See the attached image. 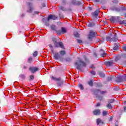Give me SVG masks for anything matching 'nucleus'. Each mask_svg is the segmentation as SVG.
Segmentation results:
<instances>
[{
    "mask_svg": "<svg viewBox=\"0 0 126 126\" xmlns=\"http://www.w3.org/2000/svg\"><path fill=\"white\" fill-rule=\"evenodd\" d=\"M95 1H96V2H99V1H100V0H95Z\"/></svg>",
    "mask_w": 126,
    "mask_h": 126,
    "instance_id": "51",
    "label": "nucleus"
},
{
    "mask_svg": "<svg viewBox=\"0 0 126 126\" xmlns=\"http://www.w3.org/2000/svg\"><path fill=\"white\" fill-rule=\"evenodd\" d=\"M88 84H89L90 86H93V80H91L88 82Z\"/></svg>",
    "mask_w": 126,
    "mask_h": 126,
    "instance_id": "26",
    "label": "nucleus"
},
{
    "mask_svg": "<svg viewBox=\"0 0 126 126\" xmlns=\"http://www.w3.org/2000/svg\"><path fill=\"white\" fill-rule=\"evenodd\" d=\"M100 86H102V85H100Z\"/></svg>",
    "mask_w": 126,
    "mask_h": 126,
    "instance_id": "61",
    "label": "nucleus"
},
{
    "mask_svg": "<svg viewBox=\"0 0 126 126\" xmlns=\"http://www.w3.org/2000/svg\"><path fill=\"white\" fill-rule=\"evenodd\" d=\"M49 26V24H47V26Z\"/></svg>",
    "mask_w": 126,
    "mask_h": 126,
    "instance_id": "59",
    "label": "nucleus"
},
{
    "mask_svg": "<svg viewBox=\"0 0 126 126\" xmlns=\"http://www.w3.org/2000/svg\"><path fill=\"white\" fill-rule=\"evenodd\" d=\"M100 56L101 57H105V56H106V53H105V52H104V51H103V50L101 49L100 51Z\"/></svg>",
    "mask_w": 126,
    "mask_h": 126,
    "instance_id": "17",
    "label": "nucleus"
},
{
    "mask_svg": "<svg viewBox=\"0 0 126 126\" xmlns=\"http://www.w3.org/2000/svg\"><path fill=\"white\" fill-rule=\"evenodd\" d=\"M93 114L95 116H99V115L101 114V110H100V109H96L93 111Z\"/></svg>",
    "mask_w": 126,
    "mask_h": 126,
    "instance_id": "10",
    "label": "nucleus"
},
{
    "mask_svg": "<svg viewBox=\"0 0 126 126\" xmlns=\"http://www.w3.org/2000/svg\"><path fill=\"white\" fill-rule=\"evenodd\" d=\"M96 36H97V32L95 31H90L88 35V39L91 41L92 38H94V37H96Z\"/></svg>",
    "mask_w": 126,
    "mask_h": 126,
    "instance_id": "3",
    "label": "nucleus"
},
{
    "mask_svg": "<svg viewBox=\"0 0 126 126\" xmlns=\"http://www.w3.org/2000/svg\"><path fill=\"white\" fill-rule=\"evenodd\" d=\"M109 80H112V78H109Z\"/></svg>",
    "mask_w": 126,
    "mask_h": 126,
    "instance_id": "55",
    "label": "nucleus"
},
{
    "mask_svg": "<svg viewBox=\"0 0 126 126\" xmlns=\"http://www.w3.org/2000/svg\"><path fill=\"white\" fill-rule=\"evenodd\" d=\"M37 55H38V52L35 51L33 54V57H37Z\"/></svg>",
    "mask_w": 126,
    "mask_h": 126,
    "instance_id": "34",
    "label": "nucleus"
},
{
    "mask_svg": "<svg viewBox=\"0 0 126 126\" xmlns=\"http://www.w3.org/2000/svg\"><path fill=\"white\" fill-rule=\"evenodd\" d=\"M51 80L54 81H61V77L57 78L54 76H51Z\"/></svg>",
    "mask_w": 126,
    "mask_h": 126,
    "instance_id": "13",
    "label": "nucleus"
},
{
    "mask_svg": "<svg viewBox=\"0 0 126 126\" xmlns=\"http://www.w3.org/2000/svg\"><path fill=\"white\" fill-rule=\"evenodd\" d=\"M74 35L75 36V37H79V34H78V32H75L74 33Z\"/></svg>",
    "mask_w": 126,
    "mask_h": 126,
    "instance_id": "32",
    "label": "nucleus"
},
{
    "mask_svg": "<svg viewBox=\"0 0 126 126\" xmlns=\"http://www.w3.org/2000/svg\"><path fill=\"white\" fill-rule=\"evenodd\" d=\"M58 81L57 82V85L58 86H62L63 84V81L62 80V79H61L60 81Z\"/></svg>",
    "mask_w": 126,
    "mask_h": 126,
    "instance_id": "16",
    "label": "nucleus"
},
{
    "mask_svg": "<svg viewBox=\"0 0 126 126\" xmlns=\"http://www.w3.org/2000/svg\"><path fill=\"white\" fill-rule=\"evenodd\" d=\"M79 87L81 90H83L84 89V88H83V86L82 84L79 85Z\"/></svg>",
    "mask_w": 126,
    "mask_h": 126,
    "instance_id": "33",
    "label": "nucleus"
},
{
    "mask_svg": "<svg viewBox=\"0 0 126 126\" xmlns=\"http://www.w3.org/2000/svg\"><path fill=\"white\" fill-rule=\"evenodd\" d=\"M30 80H31V81L34 80V75H31L30 76Z\"/></svg>",
    "mask_w": 126,
    "mask_h": 126,
    "instance_id": "29",
    "label": "nucleus"
},
{
    "mask_svg": "<svg viewBox=\"0 0 126 126\" xmlns=\"http://www.w3.org/2000/svg\"><path fill=\"white\" fill-rule=\"evenodd\" d=\"M99 75L101 76V77H105V74L102 72H100Z\"/></svg>",
    "mask_w": 126,
    "mask_h": 126,
    "instance_id": "35",
    "label": "nucleus"
},
{
    "mask_svg": "<svg viewBox=\"0 0 126 126\" xmlns=\"http://www.w3.org/2000/svg\"><path fill=\"white\" fill-rule=\"evenodd\" d=\"M124 112H126V107H124Z\"/></svg>",
    "mask_w": 126,
    "mask_h": 126,
    "instance_id": "52",
    "label": "nucleus"
},
{
    "mask_svg": "<svg viewBox=\"0 0 126 126\" xmlns=\"http://www.w3.org/2000/svg\"><path fill=\"white\" fill-rule=\"evenodd\" d=\"M29 70L31 71L32 73H34L36 71H38V70H39V68H38L37 67L32 66V67H30L29 68Z\"/></svg>",
    "mask_w": 126,
    "mask_h": 126,
    "instance_id": "5",
    "label": "nucleus"
},
{
    "mask_svg": "<svg viewBox=\"0 0 126 126\" xmlns=\"http://www.w3.org/2000/svg\"><path fill=\"white\" fill-rule=\"evenodd\" d=\"M94 55L95 56V57H97V54H96L95 53L94 54Z\"/></svg>",
    "mask_w": 126,
    "mask_h": 126,
    "instance_id": "54",
    "label": "nucleus"
},
{
    "mask_svg": "<svg viewBox=\"0 0 126 126\" xmlns=\"http://www.w3.org/2000/svg\"><path fill=\"white\" fill-rule=\"evenodd\" d=\"M59 16H60V18H63V17H64L63 16V15H61V14L59 15Z\"/></svg>",
    "mask_w": 126,
    "mask_h": 126,
    "instance_id": "44",
    "label": "nucleus"
},
{
    "mask_svg": "<svg viewBox=\"0 0 126 126\" xmlns=\"http://www.w3.org/2000/svg\"><path fill=\"white\" fill-rule=\"evenodd\" d=\"M50 48H53V45L52 44L49 45Z\"/></svg>",
    "mask_w": 126,
    "mask_h": 126,
    "instance_id": "50",
    "label": "nucleus"
},
{
    "mask_svg": "<svg viewBox=\"0 0 126 126\" xmlns=\"http://www.w3.org/2000/svg\"><path fill=\"white\" fill-rule=\"evenodd\" d=\"M20 77L21 78H23V79H25V75H21Z\"/></svg>",
    "mask_w": 126,
    "mask_h": 126,
    "instance_id": "39",
    "label": "nucleus"
},
{
    "mask_svg": "<svg viewBox=\"0 0 126 126\" xmlns=\"http://www.w3.org/2000/svg\"><path fill=\"white\" fill-rule=\"evenodd\" d=\"M55 47H57V48H59V47H60V48H62V49H63V44L62 43V42H58V41L57 40V39L55 37L52 38V39Z\"/></svg>",
    "mask_w": 126,
    "mask_h": 126,
    "instance_id": "2",
    "label": "nucleus"
},
{
    "mask_svg": "<svg viewBox=\"0 0 126 126\" xmlns=\"http://www.w3.org/2000/svg\"><path fill=\"white\" fill-rule=\"evenodd\" d=\"M32 62H33V58H32V57L29 58V59H28V63H31Z\"/></svg>",
    "mask_w": 126,
    "mask_h": 126,
    "instance_id": "22",
    "label": "nucleus"
},
{
    "mask_svg": "<svg viewBox=\"0 0 126 126\" xmlns=\"http://www.w3.org/2000/svg\"><path fill=\"white\" fill-rule=\"evenodd\" d=\"M123 49L124 51H126V45H123Z\"/></svg>",
    "mask_w": 126,
    "mask_h": 126,
    "instance_id": "37",
    "label": "nucleus"
},
{
    "mask_svg": "<svg viewBox=\"0 0 126 126\" xmlns=\"http://www.w3.org/2000/svg\"><path fill=\"white\" fill-rule=\"evenodd\" d=\"M122 9H124L122 8Z\"/></svg>",
    "mask_w": 126,
    "mask_h": 126,
    "instance_id": "63",
    "label": "nucleus"
},
{
    "mask_svg": "<svg viewBox=\"0 0 126 126\" xmlns=\"http://www.w3.org/2000/svg\"><path fill=\"white\" fill-rule=\"evenodd\" d=\"M34 13H36V14H38L39 13L38 11H35Z\"/></svg>",
    "mask_w": 126,
    "mask_h": 126,
    "instance_id": "48",
    "label": "nucleus"
},
{
    "mask_svg": "<svg viewBox=\"0 0 126 126\" xmlns=\"http://www.w3.org/2000/svg\"><path fill=\"white\" fill-rule=\"evenodd\" d=\"M116 20V19L114 18V17H112L110 19V21H111V22H112V23H114V22H115Z\"/></svg>",
    "mask_w": 126,
    "mask_h": 126,
    "instance_id": "23",
    "label": "nucleus"
},
{
    "mask_svg": "<svg viewBox=\"0 0 126 126\" xmlns=\"http://www.w3.org/2000/svg\"><path fill=\"white\" fill-rule=\"evenodd\" d=\"M113 118H114V117H113V116L111 117L110 118V119H109V121H110V122H112V121H113Z\"/></svg>",
    "mask_w": 126,
    "mask_h": 126,
    "instance_id": "41",
    "label": "nucleus"
},
{
    "mask_svg": "<svg viewBox=\"0 0 126 126\" xmlns=\"http://www.w3.org/2000/svg\"><path fill=\"white\" fill-rule=\"evenodd\" d=\"M88 27H94V26H95V24L94 23H90L88 24Z\"/></svg>",
    "mask_w": 126,
    "mask_h": 126,
    "instance_id": "21",
    "label": "nucleus"
},
{
    "mask_svg": "<svg viewBox=\"0 0 126 126\" xmlns=\"http://www.w3.org/2000/svg\"><path fill=\"white\" fill-rule=\"evenodd\" d=\"M60 9H61V10H63V11H65L66 10V9L65 8H64V7L60 6L59 7Z\"/></svg>",
    "mask_w": 126,
    "mask_h": 126,
    "instance_id": "24",
    "label": "nucleus"
},
{
    "mask_svg": "<svg viewBox=\"0 0 126 126\" xmlns=\"http://www.w3.org/2000/svg\"><path fill=\"white\" fill-rule=\"evenodd\" d=\"M63 2H64V3H65V1H63Z\"/></svg>",
    "mask_w": 126,
    "mask_h": 126,
    "instance_id": "58",
    "label": "nucleus"
},
{
    "mask_svg": "<svg viewBox=\"0 0 126 126\" xmlns=\"http://www.w3.org/2000/svg\"><path fill=\"white\" fill-rule=\"evenodd\" d=\"M60 54L61 56H64V55H65V51H61L60 52Z\"/></svg>",
    "mask_w": 126,
    "mask_h": 126,
    "instance_id": "27",
    "label": "nucleus"
},
{
    "mask_svg": "<svg viewBox=\"0 0 126 126\" xmlns=\"http://www.w3.org/2000/svg\"><path fill=\"white\" fill-rule=\"evenodd\" d=\"M66 61H67L68 62H69V61H70V59L69 58H67Z\"/></svg>",
    "mask_w": 126,
    "mask_h": 126,
    "instance_id": "49",
    "label": "nucleus"
},
{
    "mask_svg": "<svg viewBox=\"0 0 126 126\" xmlns=\"http://www.w3.org/2000/svg\"><path fill=\"white\" fill-rule=\"evenodd\" d=\"M78 61L75 62V64L76 65L77 69L81 70L82 67H85L86 66V63H85L80 58H78Z\"/></svg>",
    "mask_w": 126,
    "mask_h": 126,
    "instance_id": "1",
    "label": "nucleus"
},
{
    "mask_svg": "<svg viewBox=\"0 0 126 126\" xmlns=\"http://www.w3.org/2000/svg\"><path fill=\"white\" fill-rule=\"evenodd\" d=\"M114 102H115V100L114 99H111L108 101V103L112 104V103H114Z\"/></svg>",
    "mask_w": 126,
    "mask_h": 126,
    "instance_id": "30",
    "label": "nucleus"
},
{
    "mask_svg": "<svg viewBox=\"0 0 126 126\" xmlns=\"http://www.w3.org/2000/svg\"><path fill=\"white\" fill-rule=\"evenodd\" d=\"M54 58L55 60H59V59H61V56L58 53H55L54 54Z\"/></svg>",
    "mask_w": 126,
    "mask_h": 126,
    "instance_id": "14",
    "label": "nucleus"
},
{
    "mask_svg": "<svg viewBox=\"0 0 126 126\" xmlns=\"http://www.w3.org/2000/svg\"><path fill=\"white\" fill-rule=\"evenodd\" d=\"M118 82H122V81H126V76H122L118 78Z\"/></svg>",
    "mask_w": 126,
    "mask_h": 126,
    "instance_id": "7",
    "label": "nucleus"
},
{
    "mask_svg": "<svg viewBox=\"0 0 126 126\" xmlns=\"http://www.w3.org/2000/svg\"><path fill=\"white\" fill-rule=\"evenodd\" d=\"M107 114H108V111H106V110H104L102 112V115L105 116H107Z\"/></svg>",
    "mask_w": 126,
    "mask_h": 126,
    "instance_id": "28",
    "label": "nucleus"
},
{
    "mask_svg": "<svg viewBox=\"0 0 126 126\" xmlns=\"http://www.w3.org/2000/svg\"><path fill=\"white\" fill-rule=\"evenodd\" d=\"M97 98H98V99H99V100H102L103 99V96H100V97H98V96H96Z\"/></svg>",
    "mask_w": 126,
    "mask_h": 126,
    "instance_id": "40",
    "label": "nucleus"
},
{
    "mask_svg": "<svg viewBox=\"0 0 126 126\" xmlns=\"http://www.w3.org/2000/svg\"><path fill=\"white\" fill-rule=\"evenodd\" d=\"M103 9H105V7H102Z\"/></svg>",
    "mask_w": 126,
    "mask_h": 126,
    "instance_id": "57",
    "label": "nucleus"
},
{
    "mask_svg": "<svg viewBox=\"0 0 126 126\" xmlns=\"http://www.w3.org/2000/svg\"><path fill=\"white\" fill-rule=\"evenodd\" d=\"M124 104H125V105H126V101L124 102Z\"/></svg>",
    "mask_w": 126,
    "mask_h": 126,
    "instance_id": "56",
    "label": "nucleus"
},
{
    "mask_svg": "<svg viewBox=\"0 0 126 126\" xmlns=\"http://www.w3.org/2000/svg\"><path fill=\"white\" fill-rule=\"evenodd\" d=\"M89 10H92V8L91 7H89Z\"/></svg>",
    "mask_w": 126,
    "mask_h": 126,
    "instance_id": "47",
    "label": "nucleus"
},
{
    "mask_svg": "<svg viewBox=\"0 0 126 126\" xmlns=\"http://www.w3.org/2000/svg\"><path fill=\"white\" fill-rule=\"evenodd\" d=\"M84 59H85V60L87 61V60H86V56H84Z\"/></svg>",
    "mask_w": 126,
    "mask_h": 126,
    "instance_id": "53",
    "label": "nucleus"
},
{
    "mask_svg": "<svg viewBox=\"0 0 126 126\" xmlns=\"http://www.w3.org/2000/svg\"><path fill=\"white\" fill-rule=\"evenodd\" d=\"M125 17H126V14H125Z\"/></svg>",
    "mask_w": 126,
    "mask_h": 126,
    "instance_id": "60",
    "label": "nucleus"
},
{
    "mask_svg": "<svg viewBox=\"0 0 126 126\" xmlns=\"http://www.w3.org/2000/svg\"><path fill=\"white\" fill-rule=\"evenodd\" d=\"M61 30H62V32H63V33H66V32L67 31V30H66V29L65 28H62Z\"/></svg>",
    "mask_w": 126,
    "mask_h": 126,
    "instance_id": "20",
    "label": "nucleus"
},
{
    "mask_svg": "<svg viewBox=\"0 0 126 126\" xmlns=\"http://www.w3.org/2000/svg\"><path fill=\"white\" fill-rule=\"evenodd\" d=\"M29 8L28 9V12H32L33 11V10L34 9V8L33 7V4L32 3H28Z\"/></svg>",
    "mask_w": 126,
    "mask_h": 126,
    "instance_id": "6",
    "label": "nucleus"
},
{
    "mask_svg": "<svg viewBox=\"0 0 126 126\" xmlns=\"http://www.w3.org/2000/svg\"><path fill=\"white\" fill-rule=\"evenodd\" d=\"M116 10L117 11H121V9H120V8H116Z\"/></svg>",
    "mask_w": 126,
    "mask_h": 126,
    "instance_id": "42",
    "label": "nucleus"
},
{
    "mask_svg": "<svg viewBox=\"0 0 126 126\" xmlns=\"http://www.w3.org/2000/svg\"><path fill=\"white\" fill-rule=\"evenodd\" d=\"M106 39L108 42H117L118 41V38L117 37L111 38L110 36H107Z\"/></svg>",
    "mask_w": 126,
    "mask_h": 126,
    "instance_id": "4",
    "label": "nucleus"
},
{
    "mask_svg": "<svg viewBox=\"0 0 126 126\" xmlns=\"http://www.w3.org/2000/svg\"><path fill=\"white\" fill-rule=\"evenodd\" d=\"M106 107L107 108H109V109H112V105L111 104V103H109L107 104V105L106 106Z\"/></svg>",
    "mask_w": 126,
    "mask_h": 126,
    "instance_id": "31",
    "label": "nucleus"
},
{
    "mask_svg": "<svg viewBox=\"0 0 126 126\" xmlns=\"http://www.w3.org/2000/svg\"><path fill=\"white\" fill-rule=\"evenodd\" d=\"M72 4H74V5H80L81 4V2L76 1V0H73L72 1Z\"/></svg>",
    "mask_w": 126,
    "mask_h": 126,
    "instance_id": "12",
    "label": "nucleus"
},
{
    "mask_svg": "<svg viewBox=\"0 0 126 126\" xmlns=\"http://www.w3.org/2000/svg\"><path fill=\"white\" fill-rule=\"evenodd\" d=\"M77 41L79 44H81V43H82V40L80 39H77Z\"/></svg>",
    "mask_w": 126,
    "mask_h": 126,
    "instance_id": "36",
    "label": "nucleus"
},
{
    "mask_svg": "<svg viewBox=\"0 0 126 126\" xmlns=\"http://www.w3.org/2000/svg\"><path fill=\"white\" fill-rule=\"evenodd\" d=\"M97 92L98 93H100V94H105L106 93L105 91H101L99 90H96L95 91L94 93L96 94V93Z\"/></svg>",
    "mask_w": 126,
    "mask_h": 126,
    "instance_id": "18",
    "label": "nucleus"
},
{
    "mask_svg": "<svg viewBox=\"0 0 126 126\" xmlns=\"http://www.w3.org/2000/svg\"><path fill=\"white\" fill-rule=\"evenodd\" d=\"M99 12H100V11L99 10H96L95 11L92 13V15L93 17H97L99 14Z\"/></svg>",
    "mask_w": 126,
    "mask_h": 126,
    "instance_id": "9",
    "label": "nucleus"
},
{
    "mask_svg": "<svg viewBox=\"0 0 126 126\" xmlns=\"http://www.w3.org/2000/svg\"><path fill=\"white\" fill-rule=\"evenodd\" d=\"M112 1L113 2H115V3H117V2H118V0H113Z\"/></svg>",
    "mask_w": 126,
    "mask_h": 126,
    "instance_id": "43",
    "label": "nucleus"
},
{
    "mask_svg": "<svg viewBox=\"0 0 126 126\" xmlns=\"http://www.w3.org/2000/svg\"><path fill=\"white\" fill-rule=\"evenodd\" d=\"M51 28L52 30H53L54 31H56V30H57V27H56V26L55 25H52Z\"/></svg>",
    "mask_w": 126,
    "mask_h": 126,
    "instance_id": "25",
    "label": "nucleus"
},
{
    "mask_svg": "<svg viewBox=\"0 0 126 126\" xmlns=\"http://www.w3.org/2000/svg\"><path fill=\"white\" fill-rule=\"evenodd\" d=\"M116 126H118L117 125H116Z\"/></svg>",
    "mask_w": 126,
    "mask_h": 126,
    "instance_id": "62",
    "label": "nucleus"
},
{
    "mask_svg": "<svg viewBox=\"0 0 126 126\" xmlns=\"http://www.w3.org/2000/svg\"><path fill=\"white\" fill-rule=\"evenodd\" d=\"M99 106H100V103H97L96 106L99 107Z\"/></svg>",
    "mask_w": 126,
    "mask_h": 126,
    "instance_id": "45",
    "label": "nucleus"
},
{
    "mask_svg": "<svg viewBox=\"0 0 126 126\" xmlns=\"http://www.w3.org/2000/svg\"><path fill=\"white\" fill-rule=\"evenodd\" d=\"M106 64L107 66H111L113 64V62H107L106 63Z\"/></svg>",
    "mask_w": 126,
    "mask_h": 126,
    "instance_id": "19",
    "label": "nucleus"
},
{
    "mask_svg": "<svg viewBox=\"0 0 126 126\" xmlns=\"http://www.w3.org/2000/svg\"><path fill=\"white\" fill-rule=\"evenodd\" d=\"M96 123H97V125L99 126V125H103L104 124V122L102 121L101 119L100 118H98L97 119H96Z\"/></svg>",
    "mask_w": 126,
    "mask_h": 126,
    "instance_id": "11",
    "label": "nucleus"
},
{
    "mask_svg": "<svg viewBox=\"0 0 126 126\" xmlns=\"http://www.w3.org/2000/svg\"><path fill=\"white\" fill-rule=\"evenodd\" d=\"M50 19H53V20H56L58 19V16L55 15H50L48 16V21H49Z\"/></svg>",
    "mask_w": 126,
    "mask_h": 126,
    "instance_id": "8",
    "label": "nucleus"
},
{
    "mask_svg": "<svg viewBox=\"0 0 126 126\" xmlns=\"http://www.w3.org/2000/svg\"><path fill=\"white\" fill-rule=\"evenodd\" d=\"M113 50L114 51H118V50H119V44L115 43L114 44V47L113 48Z\"/></svg>",
    "mask_w": 126,
    "mask_h": 126,
    "instance_id": "15",
    "label": "nucleus"
},
{
    "mask_svg": "<svg viewBox=\"0 0 126 126\" xmlns=\"http://www.w3.org/2000/svg\"><path fill=\"white\" fill-rule=\"evenodd\" d=\"M91 73H92V74H93V75H95L96 74V72H95L94 71H92L91 72Z\"/></svg>",
    "mask_w": 126,
    "mask_h": 126,
    "instance_id": "38",
    "label": "nucleus"
},
{
    "mask_svg": "<svg viewBox=\"0 0 126 126\" xmlns=\"http://www.w3.org/2000/svg\"><path fill=\"white\" fill-rule=\"evenodd\" d=\"M23 68H24V69H26V68H27V66L25 65L23 66Z\"/></svg>",
    "mask_w": 126,
    "mask_h": 126,
    "instance_id": "46",
    "label": "nucleus"
}]
</instances>
